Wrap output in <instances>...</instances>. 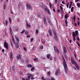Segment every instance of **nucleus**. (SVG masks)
Instances as JSON below:
<instances>
[{"mask_svg":"<svg viewBox=\"0 0 80 80\" xmlns=\"http://www.w3.org/2000/svg\"><path fill=\"white\" fill-rule=\"evenodd\" d=\"M54 48L56 52H58H58H59L58 51V50L56 46H54Z\"/></svg>","mask_w":80,"mask_h":80,"instance_id":"8","label":"nucleus"},{"mask_svg":"<svg viewBox=\"0 0 80 80\" xmlns=\"http://www.w3.org/2000/svg\"><path fill=\"white\" fill-rule=\"evenodd\" d=\"M71 62L72 64H73V65H75L77 64V63H76V62H75V61H74L73 59H71Z\"/></svg>","mask_w":80,"mask_h":80,"instance_id":"7","label":"nucleus"},{"mask_svg":"<svg viewBox=\"0 0 80 80\" xmlns=\"http://www.w3.org/2000/svg\"><path fill=\"white\" fill-rule=\"evenodd\" d=\"M37 16L38 17H41V14L40 13H38L37 14Z\"/></svg>","mask_w":80,"mask_h":80,"instance_id":"23","label":"nucleus"},{"mask_svg":"<svg viewBox=\"0 0 80 80\" xmlns=\"http://www.w3.org/2000/svg\"><path fill=\"white\" fill-rule=\"evenodd\" d=\"M75 66L77 70H80V69H79V66H78V65L77 64H76V65H75Z\"/></svg>","mask_w":80,"mask_h":80,"instance_id":"11","label":"nucleus"},{"mask_svg":"<svg viewBox=\"0 0 80 80\" xmlns=\"http://www.w3.org/2000/svg\"><path fill=\"white\" fill-rule=\"evenodd\" d=\"M69 42L70 43H72V40H69Z\"/></svg>","mask_w":80,"mask_h":80,"instance_id":"56","label":"nucleus"},{"mask_svg":"<svg viewBox=\"0 0 80 80\" xmlns=\"http://www.w3.org/2000/svg\"><path fill=\"white\" fill-rule=\"evenodd\" d=\"M25 35H28V33L27 32H25Z\"/></svg>","mask_w":80,"mask_h":80,"instance_id":"47","label":"nucleus"},{"mask_svg":"<svg viewBox=\"0 0 80 80\" xmlns=\"http://www.w3.org/2000/svg\"><path fill=\"white\" fill-rule=\"evenodd\" d=\"M76 19V16H74V22H75Z\"/></svg>","mask_w":80,"mask_h":80,"instance_id":"31","label":"nucleus"},{"mask_svg":"<svg viewBox=\"0 0 80 80\" xmlns=\"http://www.w3.org/2000/svg\"><path fill=\"white\" fill-rule=\"evenodd\" d=\"M33 60H34L35 62V61H38V59H37V58H35Z\"/></svg>","mask_w":80,"mask_h":80,"instance_id":"33","label":"nucleus"},{"mask_svg":"<svg viewBox=\"0 0 80 80\" xmlns=\"http://www.w3.org/2000/svg\"><path fill=\"white\" fill-rule=\"evenodd\" d=\"M26 7L28 10H32V8L29 4H26Z\"/></svg>","mask_w":80,"mask_h":80,"instance_id":"5","label":"nucleus"},{"mask_svg":"<svg viewBox=\"0 0 80 80\" xmlns=\"http://www.w3.org/2000/svg\"><path fill=\"white\" fill-rule=\"evenodd\" d=\"M71 7H72V5H70L69 7V9H70L71 8Z\"/></svg>","mask_w":80,"mask_h":80,"instance_id":"64","label":"nucleus"},{"mask_svg":"<svg viewBox=\"0 0 80 80\" xmlns=\"http://www.w3.org/2000/svg\"><path fill=\"white\" fill-rule=\"evenodd\" d=\"M21 7V4H19L18 5V7L19 8H20Z\"/></svg>","mask_w":80,"mask_h":80,"instance_id":"43","label":"nucleus"},{"mask_svg":"<svg viewBox=\"0 0 80 80\" xmlns=\"http://www.w3.org/2000/svg\"><path fill=\"white\" fill-rule=\"evenodd\" d=\"M12 52H10V56H12Z\"/></svg>","mask_w":80,"mask_h":80,"instance_id":"55","label":"nucleus"},{"mask_svg":"<svg viewBox=\"0 0 80 80\" xmlns=\"http://www.w3.org/2000/svg\"><path fill=\"white\" fill-rule=\"evenodd\" d=\"M47 58L49 59L50 58V54H48L47 56Z\"/></svg>","mask_w":80,"mask_h":80,"instance_id":"25","label":"nucleus"},{"mask_svg":"<svg viewBox=\"0 0 80 80\" xmlns=\"http://www.w3.org/2000/svg\"><path fill=\"white\" fill-rule=\"evenodd\" d=\"M43 20L44 24H47V21H46V18H43Z\"/></svg>","mask_w":80,"mask_h":80,"instance_id":"14","label":"nucleus"},{"mask_svg":"<svg viewBox=\"0 0 80 80\" xmlns=\"http://www.w3.org/2000/svg\"><path fill=\"white\" fill-rule=\"evenodd\" d=\"M33 40V38H32L31 39V42H32Z\"/></svg>","mask_w":80,"mask_h":80,"instance_id":"37","label":"nucleus"},{"mask_svg":"<svg viewBox=\"0 0 80 80\" xmlns=\"http://www.w3.org/2000/svg\"><path fill=\"white\" fill-rule=\"evenodd\" d=\"M76 43H77L79 47H80V43H79V42L78 41H77Z\"/></svg>","mask_w":80,"mask_h":80,"instance_id":"29","label":"nucleus"},{"mask_svg":"<svg viewBox=\"0 0 80 80\" xmlns=\"http://www.w3.org/2000/svg\"><path fill=\"white\" fill-rule=\"evenodd\" d=\"M25 32V30H23V31H22L21 32V33L22 34H23V33H24V32Z\"/></svg>","mask_w":80,"mask_h":80,"instance_id":"30","label":"nucleus"},{"mask_svg":"<svg viewBox=\"0 0 80 80\" xmlns=\"http://www.w3.org/2000/svg\"><path fill=\"white\" fill-rule=\"evenodd\" d=\"M24 50L25 51H27V49L25 48H24Z\"/></svg>","mask_w":80,"mask_h":80,"instance_id":"59","label":"nucleus"},{"mask_svg":"<svg viewBox=\"0 0 80 80\" xmlns=\"http://www.w3.org/2000/svg\"><path fill=\"white\" fill-rule=\"evenodd\" d=\"M52 10L53 11V12H55V8H53Z\"/></svg>","mask_w":80,"mask_h":80,"instance_id":"62","label":"nucleus"},{"mask_svg":"<svg viewBox=\"0 0 80 80\" xmlns=\"http://www.w3.org/2000/svg\"><path fill=\"white\" fill-rule=\"evenodd\" d=\"M63 52L65 53H67V49H66V48L65 47L63 48Z\"/></svg>","mask_w":80,"mask_h":80,"instance_id":"13","label":"nucleus"},{"mask_svg":"<svg viewBox=\"0 0 80 80\" xmlns=\"http://www.w3.org/2000/svg\"><path fill=\"white\" fill-rule=\"evenodd\" d=\"M63 66L64 67V71L66 73H67V72L68 70V68L67 67V64H63Z\"/></svg>","mask_w":80,"mask_h":80,"instance_id":"3","label":"nucleus"},{"mask_svg":"<svg viewBox=\"0 0 80 80\" xmlns=\"http://www.w3.org/2000/svg\"><path fill=\"white\" fill-rule=\"evenodd\" d=\"M57 12H59V13H60V11L59 9H58L57 10Z\"/></svg>","mask_w":80,"mask_h":80,"instance_id":"61","label":"nucleus"},{"mask_svg":"<svg viewBox=\"0 0 80 80\" xmlns=\"http://www.w3.org/2000/svg\"><path fill=\"white\" fill-rule=\"evenodd\" d=\"M58 73H60V71L58 70H57L55 72L56 75H58Z\"/></svg>","mask_w":80,"mask_h":80,"instance_id":"10","label":"nucleus"},{"mask_svg":"<svg viewBox=\"0 0 80 80\" xmlns=\"http://www.w3.org/2000/svg\"><path fill=\"white\" fill-rule=\"evenodd\" d=\"M51 80H55V78H51Z\"/></svg>","mask_w":80,"mask_h":80,"instance_id":"54","label":"nucleus"},{"mask_svg":"<svg viewBox=\"0 0 80 80\" xmlns=\"http://www.w3.org/2000/svg\"><path fill=\"white\" fill-rule=\"evenodd\" d=\"M60 8L62 11H63V8H62V6H60Z\"/></svg>","mask_w":80,"mask_h":80,"instance_id":"39","label":"nucleus"},{"mask_svg":"<svg viewBox=\"0 0 80 80\" xmlns=\"http://www.w3.org/2000/svg\"><path fill=\"white\" fill-rule=\"evenodd\" d=\"M10 32H11V33H12V28L11 27L10 28Z\"/></svg>","mask_w":80,"mask_h":80,"instance_id":"32","label":"nucleus"},{"mask_svg":"<svg viewBox=\"0 0 80 80\" xmlns=\"http://www.w3.org/2000/svg\"><path fill=\"white\" fill-rule=\"evenodd\" d=\"M28 76H29L30 77H33V75H32V74H28Z\"/></svg>","mask_w":80,"mask_h":80,"instance_id":"26","label":"nucleus"},{"mask_svg":"<svg viewBox=\"0 0 80 80\" xmlns=\"http://www.w3.org/2000/svg\"><path fill=\"white\" fill-rule=\"evenodd\" d=\"M12 38V41L14 44L15 43V40L14 39V38H13V37Z\"/></svg>","mask_w":80,"mask_h":80,"instance_id":"20","label":"nucleus"},{"mask_svg":"<svg viewBox=\"0 0 80 80\" xmlns=\"http://www.w3.org/2000/svg\"><path fill=\"white\" fill-rule=\"evenodd\" d=\"M4 46L7 50H8V43H7V42H4Z\"/></svg>","mask_w":80,"mask_h":80,"instance_id":"4","label":"nucleus"},{"mask_svg":"<svg viewBox=\"0 0 80 80\" xmlns=\"http://www.w3.org/2000/svg\"><path fill=\"white\" fill-rule=\"evenodd\" d=\"M68 14H67L65 15V18H68Z\"/></svg>","mask_w":80,"mask_h":80,"instance_id":"27","label":"nucleus"},{"mask_svg":"<svg viewBox=\"0 0 80 80\" xmlns=\"http://www.w3.org/2000/svg\"><path fill=\"white\" fill-rule=\"evenodd\" d=\"M27 27L28 28L29 27H30L31 26L29 24H27Z\"/></svg>","mask_w":80,"mask_h":80,"instance_id":"45","label":"nucleus"},{"mask_svg":"<svg viewBox=\"0 0 80 80\" xmlns=\"http://www.w3.org/2000/svg\"><path fill=\"white\" fill-rule=\"evenodd\" d=\"M73 9H74V7H72L71 8V12H73Z\"/></svg>","mask_w":80,"mask_h":80,"instance_id":"22","label":"nucleus"},{"mask_svg":"<svg viewBox=\"0 0 80 80\" xmlns=\"http://www.w3.org/2000/svg\"><path fill=\"white\" fill-rule=\"evenodd\" d=\"M69 5V3H68L67 4V8H68V5Z\"/></svg>","mask_w":80,"mask_h":80,"instance_id":"50","label":"nucleus"},{"mask_svg":"<svg viewBox=\"0 0 80 80\" xmlns=\"http://www.w3.org/2000/svg\"><path fill=\"white\" fill-rule=\"evenodd\" d=\"M10 58H11V59H12L13 56H12V55L10 56Z\"/></svg>","mask_w":80,"mask_h":80,"instance_id":"49","label":"nucleus"},{"mask_svg":"<svg viewBox=\"0 0 80 80\" xmlns=\"http://www.w3.org/2000/svg\"><path fill=\"white\" fill-rule=\"evenodd\" d=\"M48 22H49V23H50V24H51V21L49 20Z\"/></svg>","mask_w":80,"mask_h":80,"instance_id":"57","label":"nucleus"},{"mask_svg":"<svg viewBox=\"0 0 80 80\" xmlns=\"http://www.w3.org/2000/svg\"><path fill=\"white\" fill-rule=\"evenodd\" d=\"M38 29L36 30V34H38Z\"/></svg>","mask_w":80,"mask_h":80,"instance_id":"36","label":"nucleus"},{"mask_svg":"<svg viewBox=\"0 0 80 80\" xmlns=\"http://www.w3.org/2000/svg\"><path fill=\"white\" fill-rule=\"evenodd\" d=\"M15 38H16V39L17 41L18 42H19V39H18V37H15Z\"/></svg>","mask_w":80,"mask_h":80,"instance_id":"19","label":"nucleus"},{"mask_svg":"<svg viewBox=\"0 0 80 80\" xmlns=\"http://www.w3.org/2000/svg\"><path fill=\"white\" fill-rule=\"evenodd\" d=\"M35 69V68L34 67H33L31 69V72H32Z\"/></svg>","mask_w":80,"mask_h":80,"instance_id":"28","label":"nucleus"},{"mask_svg":"<svg viewBox=\"0 0 80 80\" xmlns=\"http://www.w3.org/2000/svg\"><path fill=\"white\" fill-rule=\"evenodd\" d=\"M32 50H35V48L34 47H33L32 49Z\"/></svg>","mask_w":80,"mask_h":80,"instance_id":"42","label":"nucleus"},{"mask_svg":"<svg viewBox=\"0 0 80 80\" xmlns=\"http://www.w3.org/2000/svg\"><path fill=\"white\" fill-rule=\"evenodd\" d=\"M77 6L78 8H80V3H77Z\"/></svg>","mask_w":80,"mask_h":80,"instance_id":"21","label":"nucleus"},{"mask_svg":"<svg viewBox=\"0 0 80 80\" xmlns=\"http://www.w3.org/2000/svg\"><path fill=\"white\" fill-rule=\"evenodd\" d=\"M78 26H79V25H80V22H79V21H78Z\"/></svg>","mask_w":80,"mask_h":80,"instance_id":"48","label":"nucleus"},{"mask_svg":"<svg viewBox=\"0 0 80 80\" xmlns=\"http://www.w3.org/2000/svg\"><path fill=\"white\" fill-rule=\"evenodd\" d=\"M79 1V0H75L76 3L77 2H78Z\"/></svg>","mask_w":80,"mask_h":80,"instance_id":"63","label":"nucleus"},{"mask_svg":"<svg viewBox=\"0 0 80 80\" xmlns=\"http://www.w3.org/2000/svg\"><path fill=\"white\" fill-rule=\"evenodd\" d=\"M12 70L13 71H15V70H14V67H13V66L12 67Z\"/></svg>","mask_w":80,"mask_h":80,"instance_id":"51","label":"nucleus"},{"mask_svg":"<svg viewBox=\"0 0 80 80\" xmlns=\"http://www.w3.org/2000/svg\"><path fill=\"white\" fill-rule=\"evenodd\" d=\"M9 20L10 23H11L12 20L11 19V18H10V17L9 18Z\"/></svg>","mask_w":80,"mask_h":80,"instance_id":"18","label":"nucleus"},{"mask_svg":"<svg viewBox=\"0 0 80 80\" xmlns=\"http://www.w3.org/2000/svg\"><path fill=\"white\" fill-rule=\"evenodd\" d=\"M62 3H63V4H65V3L64 2V1H62Z\"/></svg>","mask_w":80,"mask_h":80,"instance_id":"53","label":"nucleus"},{"mask_svg":"<svg viewBox=\"0 0 80 80\" xmlns=\"http://www.w3.org/2000/svg\"><path fill=\"white\" fill-rule=\"evenodd\" d=\"M78 38H77V40H78V42H80V38H79V37H78Z\"/></svg>","mask_w":80,"mask_h":80,"instance_id":"38","label":"nucleus"},{"mask_svg":"<svg viewBox=\"0 0 80 80\" xmlns=\"http://www.w3.org/2000/svg\"><path fill=\"white\" fill-rule=\"evenodd\" d=\"M42 80H45V78H44V77H42Z\"/></svg>","mask_w":80,"mask_h":80,"instance_id":"52","label":"nucleus"},{"mask_svg":"<svg viewBox=\"0 0 80 80\" xmlns=\"http://www.w3.org/2000/svg\"><path fill=\"white\" fill-rule=\"evenodd\" d=\"M4 10H5L6 9V6L4 5V8H3Z\"/></svg>","mask_w":80,"mask_h":80,"instance_id":"46","label":"nucleus"},{"mask_svg":"<svg viewBox=\"0 0 80 80\" xmlns=\"http://www.w3.org/2000/svg\"><path fill=\"white\" fill-rule=\"evenodd\" d=\"M49 5H50V8L52 9V4H51V3H49Z\"/></svg>","mask_w":80,"mask_h":80,"instance_id":"35","label":"nucleus"},{"mask_svg":"<svg viewBox=\"0 0 80 80\" xmlns=\"http://www.w3.org/2000/svg\"><path fill=\"white\" fill-rule=\"evenodd\" d=\"M55 3H57V2H58V0H55Z\"/></svg>","mask_w":80,"mask_h":80,"instance_id":"44","label":"nucleus"},{"mask_svg":"<svg viewBox=\"0 0 80 80\" xmlns=\"http://www.w3.org/2000/svg\"><path fill=\"white\" fill-rule=\"evenodd\" d=\"M5 23L6 26H7V25H8V21H6Z\"/></svg>","mask_w":80,"mask_h":80,"instance_id":"34","label":"nucleus"},{"mask_svg":"<svg viewBox=\"0 0 80 80\" xmlns=\"http://www.w3.org/2000/svg\"><path fill=\"white\" fill-rule=\"evenodd\" d=\"M19 73H20V75H22V72H19Z\"/></svg>","mask_w":80,"mask_h":80,"instance_id":"58","label":"nucleus"},{"mask_svg":"<svg viewBox=\"0 0 80 80\" xmlns=\"http://www.w3.org/2000/svg\"><path fill=\"white\" fill-rule=\"evenodd\" d=\"M21 55L20 54L17 57V58H18V59H21Z\"/></svg>","mask_w":80,"mask_h":80,"instance_id":"15","label":"nucleus"},{"mask_svg":"<svg viewBox=\"0 0 80 80\" xmlns=\"http://www.w3.org/2000/svg\"><path fill=\"white\" fill-rule=\"evenodd\" d=\"M16 48H19V45L18 44H16Z\"/></svg>","mask_w":80,"mask_h":80,"instance_id":"16","label":"nucleus"},{"mask_svg":"<svg viewBox=\"0 0 80 80\" xmlns=\"http://www.w3.org/2000/svg\"><path fill=\"white\" fill-rule=\"evenodd\" d=\"M62 59L63 60V64H65L66 63V61H65V58H64V57H63V56L62 55Z\"/></svg>","mask_w":80,"mask_h":80,"instance_id":"12","label":"nucleus"},{"mask_svg":"<svg viewBox=\"0 0 80 80\" xmlns=\"http://www.w3.org/2000/svg\"><path fill=\"white\" fill-rule=\"evenodd\" d=\"M39 48H40L41 49V50H42V49H43V46L41 45V46H40Z\"/></svg>","mask_w":80,"mask_h":80,"instance_id":"24","label":"nucleus"},{"mask_svg":"<svg viewBox=\"0 0 80 80\" xmlns=\"http://www.w3.org/2000/svg\"><path fill=\"white\" fill-rule=\"evenodd\" d=\"M2 52H5V50L4 49H2Z\"/></svg>","mask_w":80,"mask_h":80,"instance_id":"60","label":"nucleus"},{"mask_svg":"<svg viewBox=\"0 0 80 80\" xmlns=\"http://www.w3.org/2000/svg\"><path fill=\"white\" fill-rule=\"evenodd\" d=\"M28 67L29 68H32V65L31 64H28Z\"/></svg>","mask_w":80,"mask_h":80,"instance_id":"17","label":"nucleus"},{"mask_svg":"<svg viewBox=\"0 0 80 80\" xmlns=\"http://www.w3.org/2000/svg\"><path fill=\"white\" fill-rule=\"evenodd\" d=\"M48 33L50 36L52 37V31H51V30L49 29L48 30Z\"/></svg>","mask_w":80,"mask_h":80,"instance_id":"9","label":"nucleus"},{"mask_svg":"<svg viewBox=\"0 0 80 80\" xmlns=\"http://www.w3.org/2000/svg\"><path fill=\"white\" fill-rule=\"evenodd\" d=\"M65 23L66 24H67L68 23V22H67V20H65Z\"/></svg>","mask_w":80,"mask_h":80,"instance_id":"40","label":"nucleus"},{"mask_svg":"<svg viewBox=\"0 0 80 80\" xmlns=\"http://www.w3.org/2000/svg\"><path fill=\"white\" fill-rule=\"evenodd\" d=\"M44 11L45 12H48V14L49 15H51V13L50 12V10L48 9L47 8H45Z\"/></svg>","mask_w":80,"mask_h":80,"instance_id":"6","label":"nucleus"},{"mask_svg":"<svg viewBox=\"0 0 80 80\" xmlns=\"http://www.w3.org/2000/svg\"><path fill=\"white\" fill-rule=\"evenodd\" d=\"M52 32H53V35H54V38L56 41H58V39L57 38V32L55 31V30L54 29H52Z\"/></svg>","mask_w":80,"mask_h":80,"instance_id":"2","label":"nucleus"},{"mask_svg":"<svg viewBox=\"0 0 80 80\" xmlns=\"http://www.w3.org/2000/svg\"><path fill=\"white\" fill-rule=\"evenodd\" d=\"M48 76H50V72H48Z\"/></svg>","mask_w":80,"mask_h":80,"instance_id":"41","label":"nucleus"},{"mask_svg":"<svg viewBox=\"0 0 80 80\" xmlns=\"http://www.w3.org/2000/svg\"><path fill=\"white\" fill-rule=\"evenodd\" d=\"M72 33V35L73 37V41H75V40H76L75 37L78 36V31L76 30L75 31V33L74 32H73Z\"/></svg>","mask_w":80,"mask_h":80,"instance_id":"1","label":"nucleus"}]
</instances>
